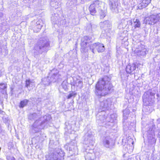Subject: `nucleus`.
<instances>
[{"instance_id": "1", "label": "nucleus", "mask_w": 160, "mask_h": 160, "mask_svg": "<svg viewBox=\"0 0 160 160\" xmlns=\"http://www.w3.org/2000/svg\"><path fill=\"white\" fill-rule=\"evenodd\" d=\"M112 87L110 78L105 76L99 79L97 82L96 85V94L98 96H104L108 93Z\"/></svg>"}, {"instance_id": "2", "label": "nucleus", "mask_w": 160, "mask_h": 160, "mask_svg": "<svg viewBox=\"0 0 160 160\" xmlns=\"http://www.w3.org/2000/svg\"><path fill=\"white\" fill-rule=\"evenodd\" d=\"M48 45V43L46 41L42 40H40L38 42L37 44L35 46L33 52L36 53V54L41 53L42 52L44 51L43 49L47 46Z\"/></svg>"}, {"instance_id": "3", "label": "nucleus", "mask_w": 160, "mask_h": 160, "mask_svg": "<svg viewBox=\"0 0 160 160\" xmlns=\"http://www.w3.org/2000/svg\"><path fill=\"white\" fill-rule=\"evenodd\" d=\"M160 20V13L156 15H152L147 17L144 20V22L146 24L153 25L159 21Z\"/></svg>"}, {"instance_id": "4", "label": "nucleus", "mask_w": 160, "mask_h": 160, "mask_svg": "<svg viewBox=\"0 0 160 160\" xmlns=\"http://www.w3.org/2000/svg\"><path fill=\"white\" fill-rule=\"evenodd\" d=\"M103 5L104 3L99 1L94 2L90 5L89 8L90 14L93 15H95L97 12L96 9L99 7H101Z\"/></svg>"}, {"instance_id": "5", "label": "nucleus", "mask_w": 160, "mask_h": 160, "mask_svg": "<svg viewBox=\"0 0 160 160\" xmlns=\"http://www.w3.org/2000/svg\"><path fill=\"white\" fill-rule=\"evenodd\" d=\"M103 144L107 148H111L114 146V143L112 140L109 137H106L103 140Z\"/></svg>"}, {"instance_id": "6", "label": "nucleus", "mask_w": 160, "mask_h": 160, "mask_svg": "<svg viewBox=\"0 0 160 160\" xmlns=\"http://www.w3.org/2000/svg\"><path fill=\"white\" fill-rule=\"evenodd\" d=\"M111 103V101L110 99H105L101 102L100 106L103 110L108 109L110 107Z\"/></svg>"}, {"instance_id": "7", "label": "nucleus", "mask_w": 160, "mask_h": 160, "mask_svg": "<svg viewBox=\"0 0 160 160\" xmlns=\"http://www.w3.org/2000/svg\"><path fill=\"white\" fill-rule=\"evenodd\" d=\"M83 40L81 43V49L84 52H86L88 51V49H87V47H88V39L90 40L89 38L87 36H85L83 37Z\"/></svg>"}, {"instance_id": "8", "label": "nucleus", "mask_w": 160, "mask_h": 160, "mask_svg": "<svg viewBox=\"0 0 160 160\" xmlns=\"http://www.w3.org/2000/svg\"><path fill=\"white\" fill-rule=\"evenodd\" d=\"M136 68V65L135 64H128L127 66L126 71L128 73L132 74L134 73Z\"/></svg>"}, {"instance_id": "9", "label": "nucleus", "mask_w": 160, "mask_h": 160, "mask_svg": "<svg viewBox=\"0 0 160 160\" xmlns=\"http://www.w3.org/2000/svg\"><path fill=\"white\" fill-rule=\"evenodd\" d=\"M56 72L55 73H53V75H52V77L50 78V79H51L49 81H48L47 83H44L43 82H44L45 81V80H46L48 79L49 78V77H48V78H44L42 79V82H43V83L44 84H45V85H48L50 84V82L55 81L54 79H56V78H57V74L58 72V71L57 70H56Z\"/></svg>"}, {"instance_id": "10", "label": "nucleus", "mask_w": 160, "mask_h": 160, "mask_svg": "<svg viewBox=\"0 0 160 160\" xmlns=\"http://www.w3.org/2000/svg\"><path fill=\"white\" fill-rule=\"evenodd\" d=\"M131 25L135 28H139L141 26V23L139 20L138 19L134 18L132 22L131 20L129 21Z\"/></svg>"}, {"instance_id": "11", "label": "nucleus", "mask_w": 160, "mask_h": 160, "mask_svg": "<svg viewBox=\"0 0 160 160\" xmlns=\"http://www.w3.org/2000/svg\"><path fill=\"white\" fill-rule=\"evenodd\" d=\"M100 26L102 28L110 29L111 27V24L109 21H106L101 22L100 23Z\"/></svg>"}, {"instance_id": "12", "label": "nucleus", "mask_w": 160, "mask_h": 160, "mask_svg": "<svg viewBox=\"0 0 160 160\" xmlns=\"http://www.w3.org/2000/svg\"><path fill=\"white\" fill-rule=\"evenodd\" d=\"M82 82L79 79H77L74 82L73 85L78 88L81 89L82 87Z\"/></svg>"}, {"instance_id": "13", "label": "nucleus", "mask_w": 160, "mask_h": 160, "mask_svg": "<svg viewBox=\"0 0 160 160\" xmlns=\"http://www.w3.org/2000/svg\"><path fill=\"white\" fill-rule=\"evenodd\" d=\"M85 157L86 160H92L95 158V156L94 153H88Z\"/></svg>"}, {"instance_id": "14", "label": "nucleus", "mask_w": 160, "mask_h": 160, "mask_svg": "<svg viewBox=\"0 0 160 160\" xmlns=\"http://www.w3.org/2000/svg\"><path fill=\"white\" fill-rule=\"evenodd\" d=\"M36 24V25L34 28V31L35 32H38L41 30L42 25L40 21H37Z\"/></svg>"}, {"instance_id": "15", "label": "nucleus", "mask_w": 160, "mask_h": 160, "mask_svg": "<svg viewBox=\"0 0 160 160\" xmlns=\"http://www.w3.org/2000/svg\"><path fill=\"white\" fill-rule=\"evenodd\" d=\"M97 50L98 52H102L105 50L104 46L103 44L98 43Z\"/></svg>"}, {"instance_id": "16", "label": "nucleus", "mask_w": 160, "mask_h": 160, "mask_svg": "<svg viewBox=\"0 0 160 160\" xmlns=\"http://www.w3.org/2000/svg\"><path fill=\"white\" fill-rule=\"evenodd\" d=\"M103 7V6H102L99 9V13L101 18H103L105 17L106 12V11L105 10L102 9V8Z\"/></svg>"}, {"instance_id": "17", "label": "nucleus", "mask_w": 160, "mask_h": 160, "mask_svg": "<svg viewBox=\"0 0 160 160\" xmlns=\"http://www.w3.org/2000/svg\"><path fill=\"white\" fill-rule=\"evenodd\" d=\"M98 46V43H95L93 44H92L90 45H89V47L90 49L92 51V52L94 54L95 53V51L94 50L95 49H97V48Z\"/></svg>"}, {"instance_id": "18", "label": "nucleus", "mask_w": 160, "mask_h": 160, "mask_svg": "<svg viewBox=\"0 0 160 160\" xmlns=\"http://www.w3.org/2000/svg\"><path fill=\"white\" fill-rule=\"evenodd\" d=\"M59 157L58 154L51 155L50 157V159H47L46 160H61Z\"/></svg>"}, {"instance_id": "19", "label": "nucleus", "mask_w": 160, "mask_h": 160, "mask_svg": "<svg viewBox=\"0 0 160 160\" xmlns=\"http://www.w3.org/2000/svg\"><path fill=\"white\" fill-rule=\"evenodd\" d=\"M151 0H142V6L143 8L147 6L150 2Z\"/></svg>"}, {"instance_id": "20", "label": "nucleus", "mask_w": 160, "mask_h": 160, "mask_svg": "<svg viewBox=\"0 0 160 160\" xmlns=\"http://www.w3.org/2000/svg\"><path fill=\"white\" fill-rule=\"evenodd\" d=\"M28 102V100L27 99H25L23 101H21L20 102V107L23 108L26 106Z\"/></svg>"}, {"instance_id": "21", "label": "nucleus", "mask_w": 160, "mask_h": 160, "mask_svg": "<svg viewBox=\"0 0 160 160\" xmlns=\"http://www.w3.org/2000/svg\"><path fill=\"white\" fill-rule=\"evenodd\" d=\"M7 87L6 84L3 83L0 84V89H4L6 88Z\"/></svg>"}, {"instance_id": "22", "label": "nucleus", "mask_w": 160, "mask_h": 160, "mask_svg": "<svg viewBox=\"0 0 160 160\" xmlns=\"http://www.w3.org/2000/svg\"><path fill=\"white\" fill-rule=\"evenodd\" d=\"M68 83L64 81L62 84V86L63 88L65 90H66L67 89Z\"/></svg>"}, {"instance_id": "23", "label": "nucleus", "mask_w": 160, "mask_h": 160, "mask_svg": "<svg viewBox=\"0 0 160 160\" xmlns=\"http://www.w3.org/2000/svg\"><path fill=\"white\" fill-rule=\"evenodd\" d=\"M87 140L88 141L87 144H88V143H92V137L91 136L89 137L87 139Z\"/></svg>"}, {"instance_id": "24", "label": "nucleus", "mask_w": 160, "mask_h": 160, "mask_svg": "<svg viewBox=\"0 0 160 160\" xmlns=\"http://www.w3.org/2000/svg\"><path fill=\"white\" fill-rule=\"evenodd\" d=\"M31 83V81L29 80H27L26 81V85L25 86L27 88L28 87Z\"/></svg>"}, {"instance_id": "25", "label": "nucleus", "mask_w": 160, "mask_h": 160, "mask_svg": "<svg viewBox=\"0 0 160 160\" xmlns=\"http://www.w3.org/2000/svg\"><path fill=\"white\" fill-rule=\"evenodd\" d=\"M116 6L113 5V4H111L110 6V9L113 12H115Z\"/></svg>"}, {"instance_id": "26", "label": "nucleus", "mask_w": 160, "mask_h": 160, "mask_svg": "<svg viewBox=\"0 0 160 160\" xmlns=\"http://www.w3.org/2000/svg\"><path fill=\"white\" fill-rule=\"evenodd\" d=\"M147 95V93H145L144 94L143 96V101H146V99L147 98V97H146Z\"/></svg>"}, {"instance_id": "27", "label": "nucleus", "mask_w": 160, "mask_h": 160, "mask_svg": "<svg viewBox=\"0 0 160 160\" xmlns=\"http://www.w3.org/2000/svg\"><path fill=\"white\" fill-rule=\"evenodd\" d=\"M38 122L37 121H36L33 124V127L35 128L36 127V126L37 125V124H38Z\"/></svg>"}, {"instance_id": "28", "label": "nucleus", "mask_w": 160, "mask_h": 160, "mask_svg": "<svg viewBox=\"0 0 160 160\" xmlns=\"http://www.w3.org/2000/svg\"><path fill=\"white\" fill-rule=\"evenodd\" d=\"M8 160H15V158L13 157L10 158Z\"/></svg>"}, {"instance_id": "29", "label": "nucleus", "mask_w": 160, "mask_h": 160, "mask_svg": "<svg viewBox=\"0 0 160 160\" xmlns=\"http://www.w3.org/2000/svg\"><path fill=\"white\" fill-rule=\"evenodd\" d=\"M72 96V95L71 94H70L68 96V98H70Z\"/></svg>"}, {"instance_id": "30", "label": "nucleus", "mask_w": 160, "mask_h": 160, "mask_svg": "<svg viewBox=\"0 0 160 160\" xmlns=\"http://www.w3.org/2000/svg\"><path fill=\"white\" fill-rule=\"evenodd\" d=\"M0 105L2 107V103H0ZM2 112V111L0 109V113Z\"/></svg>"}, {"instance_id": "31", "label": "nucleus", "mask_w": 160, "mask_h": 160, "mask_svg": "<svg viewBox=\"0 0 160 160\" xmlns=\"http://www.w3.org/2000/svg\"><path fill=\"white\" fill-rule=\"evenodd\" d=\"M2 131V128L1 125L0 124V132H1Z\"/></svg>"}, {"instance_id": "32", "label": "nucleus", "mask_w": 160, "mask_h": 160, "mask_svg": "<svg viewBox=\"0 0 160 160\" xmlns=\"http://www.w3.org/2000/svg\"><path fill=\"white\" fill-rule=\"evenodd\" d=\"M127 110H125L123 111V115L124 116L126 112L127 111Z\"/></svg>"}, {"instance_id": "33", "label": "nucleus", "mask_w": 160, "mask_h": 160, "mask_svg": "<svg viewBox=\"0 0 160 160\" xmlns=\"http://www.w3.org/2000/svg\"><path fill=\"white\" fill-rule=\"evenodd\" d=\"M154 94L152 93V98H154Z\"/></svg>"}, {"instance_id": "34", "label": "nucleus", "mask_w": 160, "mask_h": 160, "mask_svg": "<svg viewBox=\"0 0 160 160\" xmlns=\"http://www.w3.org/2000/svg\"><path fill=\"white\" fill-rule=\"evenodd\" d=\"M38 128L39 129L41 128L40 127V126H38Z\"/></svg>"}, {"instance_id": "35", "label": "nucleus", "mask_w": 160, "mask_h": 160, "mask_svg": "<svg viewBox=\"0 0 160 160\" xmlns=\"http://www.w3.org/2000/svg\"><path fill=\"white\" fill-rule=\"evenodd\" d=\"M140 52H142V53L141 54H143V52H142L141 51H140Z\"/></svg>"}, {"instance_id": "36", "label": "nucleus", "mask_w": 160, "mask_h": 160, "mask_svg": "<svg viewBox=\"0 0 160 160\" xmlns=\"http://www.w3.org/2000/svg\"><path fill=\"white\" fill-rule=\"evenodd\" d=\"M18 160H22V159L21 158H19L18 159Z\"/></svg>"}, {"instance_id": "37", "label": "nucleus", "mask_w": 160, "mask_h": 160, "mask_svg": "<svg viewBox=\"0 0 160 160\" xmlns=\"http://www.w3.org/2000/svg\"><path fill=\"white\" fill-rule=\"evenodd\" d=\"M42 123H43L42 122H40V123H40V124H42Z\"/></svg>"}, {"instance_id": "38", "label": "nucleus", "mask_w": 160, "mask_h": 160, "mask_svg": "<svg viewBox=\"0 0 160 160\" xmlns=\"http://www.w3.org/2000/svg\"><path fill=\"white\" fill-rule=\"evenodd\" d=\"M46 117H47V116H44V118H46Z\"/></svg>"}, {"instance_id": "39", "label": "nucleus", "mask_w": 160, "mask_h": 160, "mask_svg": "<svg viewBox=\"0 0 160 160\" xmlns=\"http://www.w3.org/2000/svg\"><path fill=\"white\" fill-rule=\"evenodd\" d=\"M46 121H48V119L47 118H46Z\"/></svg>"}, {"instance_id": "40", "label": "nucleus", "mask_w": 160, "mask_h": 160, "mask_svg": "<svg viewBox=\"0 0 160 160\" xmlns=\"http://www.w3.org/2000/svg\"><path fill=\"white\" fill-rule=\"evenodd\" d=\"M54 70H55L54 69L53 70L52 72H53Z\"/></svg>"}, {"instance_id": "41", "label": "nucleus", "mask_w": 160, "mask_h": 160, "mask_svg": "<svg viewBox=\"0 0 160 160\" xmlns=\"http://www.w3.org/2000/svg\"><path fill=\"white\" fill-rule=\"evenodd\" d=\"M50 117V116H48V118H49Z\"/></svg>"}]
</instances>
